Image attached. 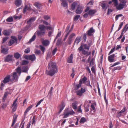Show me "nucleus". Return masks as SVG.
<instances>
[{"label": "nucleus", "mask_w": 128, "mask_h": 128, "mask_svg": "<svg viewBox=\"0 0 128 128\" xmlns=\"http://www.w3.org/2000/svg\"><path fill=\"white\" fill-rule=\"evenodd\" d=\"M82 8L80 6L79 4L78 6L77 9L76 10V13L78 14H80L82 12Z\"/></svg>", "instance_id": "obj_9"}, {"label": "nucleus", "mask_w": 128, "mask_h": 128, "mask_svg": "<svg viewBox=\"0 0 128 128\" xmlns=\"http://www.w3.org/2000/svg\"><path fill=\"white\" fill-rule=\"evenodd\" d=\"M70 25L68 24L67 26L66 29L65 30V32L67 33L68 31V30L70 29Z\"/></svg>", "instance_id": "obj_52"}, {"label": "nucleus", "mask_w": 128, "mask_h": 128, "mask_svg": "<svg viewBox=\"0 0 128 128\" xmlns=\"http://www.w3.org/2000/svg\"><path fill=\"white\" fill-rule=\"evenodd\" d=\"M68 112L69 115H73L75 114V112L72 110Z\"/></svg>", "instance_id": "obj_58"}, {"label": "nucleus", "mask_w": 128, "mask_h": 128, "mask_svg": "<svg viewBox=\"0 0 128 128\" xmlns=\"http://www.w3.org/2000/svg\"><path fill=\"white\" fill-rule=\"evenodd\" d=\"M82 38L84 42H86V34H84L82 35Z\"/></svg>", "instance_id": "obj_42"}, {"label": "nucleus", "mask_w": 128, "mask_h": 128, "mask_svg": "<svg viewBox=\"0 0 128 128\" xmlns=\"http://www.w3.org/2000/svg\"><path fill=\"white\" fill-rule=\"evenodd\" d=\"M101 6L103 9H106V4L105 3H102L101 4Z\"/></svg>", "instance_id": "obj_61"}, {"label": "nucleus", "mask_w": 128, "mask_h": 128, "mask_svg": "<svg viewBox=\"0 0 128 128\" xmlns=\"http://www.w3.org/2000/svg\"><path fill=\"white\" fill-rule=\"evenodd\" d=\"M87 80V78L85 76H84L82 80V82L83 81V83H85Z\"/></svg>", "instance_id": "obj_57"}, {"label": "nucleus", "mask_w": 128, "mask_h": 128, "mask_svg": "<svg viewBox=\"0 0 128 128\" xmlns=\"http://www.w3.org/2000/svg\"><path fill=\"white\" fill-rule=\"evenodd\" d=\"M30 48H29L28 47L27 49H26L25 50L24 52L28 54L30 52Z\"/></svg>", "instance_id": "obj_44"}, {"label": "nucleus", "mask_w": 128, "mask_h": 128, "mask_svg": "<svg viewBox=\"0 0 128 128\" xmlns=\"http://www.w3.org/2000/svg\"><path fill=\"white\" fill-rule=\"evenodd\" d=\"M64 116L63 117L64 118H67L68 117L69 115L68 112L65 113V112H64Z\"/></svg>", "instance_id": "obj_56"}, {"label": "nucleus", "mask_w": 128, "mask_h": 128, "mask_svg": "<svg viewBox=\"0 0 128 128\" xmlns=\"http://www.w3.org/2000/svg\"><path fill=\"white\" fill-rule=\"evenodd\" d=\"M61 40L58 39V40L57 42H56V45L57 46H59L61 44Z\"/></svg>", "instance_id": "obj_48"}, {"label": "nucleus", "mask_w": 128, "mask_h": 128, "mask_svg": "<svg viewBox=\"0 0 128 128\" xmlns=\"http://www.w3.org/2000/svg\"><path fill=\"white\" fill-rule=\"evenodd\" d=\"M38 28L40 30H37L35 34H36L38 36H43L45 34L46 26L43 24H40Z\"/></svg>", "instance_id": "obj_2"}, {"label": "nucleus", "mask_w": 128, "mask_h": 128, "mask_svg": "<svg viewBox=\"0 0 128 128\" xmlns=\"http://www.w3.org/2000/svg\"><path fill=\"white\" fill-rule=\"evenodd\" d=\"M115 49V47H114L113 48L111 49L110 51L109 52L108 55H109L111 54L113 52H114V50Z\"/></svg>", "instance_id": "obj_60"}, {"label": "nucleus", "mask_w": 128, "mask_h": 128, "mask_svg": "<svg viewBox=\"0 0 128 128\" xmlns=\"http://www.w3.org/2000/svg\"><path fill=\"white\" fill-rule=\"evenodd\" d=\"M14 3L16 6H19L21 5L22 1L21 0H16Z\"/></svg>", "instance_id": "obj_19"}, {"label": "nucleus", "mask_w": 128, "mask_h": 128, "mask_svg": "<svg viewBox=\"0 0 128 128\" xmlns=\"http://www.w3.org/2000/svg\"><path fill=\"white\" fill-rule=\"evenodd\" d=\"M36 38V36L35 34H34L32 36V38L28 42V43H30L32 41L34 40Z\"/></svg>", "instance_id": "obj_29"}, {"label": "nucleus", "mask_w": 128, "mask_h": 128, "mask_svg": "<svg viewBox=\"0 0 128 128\" xmlns=\"http://www.w3.org/2000/svg\"><path fill=\"white\" fill-rule=\"evenodd\" d=\"M11 76L10 75H8L5 77L3 80L1 82L3 83L4 84L9 82L10 81L11 82L10 78Z\"/></svg>", "instance_id": "obj_7"}, {"label": "nucleus", "mask_w": 128, "mask_h": 128, "mask_svg": "<svg viewBox=\"0 0 128 128\" xmlns=\"http://www.w3.org/2000/svg\"><path fill=\"white\" fill-rule=\"evenodd\" d=\"M12 60V58L11 56L10 55H8L6 57L5 60V61L6 62H8Z\"/></svg>", "instance_id": "obj_24"}, {"label": "nucleus", "mask_w": 128, "mask_h": 128, "mask_svg": "<svg viewBox=\"0 0 128 128\" xmlns=\"http://www.w3.org/2000/svg\"><path fill=\"white\" fill-rule=\"evenodd\" d=\"M7 104L6 103H3L1 104V106L3 109H4L7 106Z\"/></svg>", "instance_id": "obj_32"}, {"label": "nucleus", "mask_w": 128, "mask_h": 128, "mask_svg": "<svg viewBox=\"0 0 128 128\" xmlns=\"http://www.w3.org/2000/svg\"><path fill=\"white\" fill-rule=\"evenodd\" d=\"M43 99H42L41 100H40L39 101L38 103L37 104H36V107H37V106L39 105L41 103V102H42L43 101Z\"/></svg>", "instance_id": "obj_62"}, {"label": "nucleus", "mask_w": 128, "mask_h": 128, "mask_svg": "<svg viewBox=\"0 0 128 128\" xmlns=\"http://www.w3.org/2000/svg\"><path fill=\"white\" fill-rule=\"evenodd\" d=\"M73 58V54H72L68 58L67 60V62L69 63H72V59Z\"/></svg>", "instance_id": "obj_15"}, {"label": "nucleus", "mask_w": 128, "mask_h": 128, "mask_svg": "<svg viewBox=\"0 0 128 128\" xmlns=\"http://www.w3.org/2000/svg\"><path fill=\"white\" fill-rule=\"evenodd\" d=\"M11 76L12 77L11 79V82L12 83L16 82L18 80V76L16 72H13Z\"/></svg>", "instance_id": "obj_3"}, {"label": "nucleus", "mask_w": 128, "mask_h": 128, "mask_svg": "<svg viewBox=\"0 0 128 128\" xmlns=\"http://www.w3.org/2000/svg\"><path fill=\"white\" fill-rule=\"evenodd\" d=\"M96 11L95 10H90L88 12V14L89 15L92 16L96 12Z\"/></svg>", "instance_id": "obj_18"}, {"label": "nucleus", "mask_w": 128, "mask_h": 128, "mask_svg": "<svg viewBox=\"0 0 128 128\" xmlns=\"http://www.w3.org/2000/svg\"><path fill=\"white\" fill-rule=\"evenodd\" d=\"M90 46L86 44H81L80 46L78 48V50L80 52H81L82 49L84 48V49L89 50L90 49Z\"/></svg>", "instance_id": "obj_5"}, {"label": "nucleus", "mask_w": 128, "mask_h": 128, "mask_svg": "<svg viewBox=\"0 0 128 128\" xmlns=\"http://www.w3.org/2000/svg\"><path fill=\"white\" fill-rule=\"evenodd\" d=\"M112 2L114 3L115 6L118 5V0H112Z\"/></svg>", "instance_id": "obj_37"}, {"label": "nucleus", "mask_w": 128, "mask_h": 128, "mask_svg": "<svg viewBox=\"0 0 128 128\" xmlns=\"http://www.w3.org/2000/svg\"><path fill=\"white\" fill-rule=\"evenodd\" d=\"M126 6L124 4H123L120 3L118 5H117L116 6V8L118 10H121Z\"/></svg>", "instance_id": "obj_10"}, {"label": "nucleus", "mask_w": 128, "mask_h": 128, "mask_svg": "<svg viewBox=\"0 0 128 128\" xmlns=\"http://www.w3.org/2000/svg\"><path fill=\"white\" fill-rule=\"evenodd\" d=\"M16 73H17L20 76L22 70L21 69V67L20 66L18 67V68L16 69Z\"/></svg>", "instance_id": "obj_27"}, {"label": "nucleus", "mask_w": 128, "mask_h": 128, "mask_svg": "<svg viewBox=\"0 0 128 128\" xmlns=\"http://www.w3.org/2000/svg\"><path fill=\"white\" fill-rule=\"evenodd\" d=\"M57 50V48L56 47L53 50L52 52V54L54 55L55 54Z\"/></svg>", "instance_id": "obj_53"}, {"label": "nucleus", "mask_w": 128, "mask_h": 128, "mask_svg": "<svg viewBox=\"0 0 128 128\" xmlns=\"http://www.w3.org/2000/svg\"><path fill=\"white\" fill-rule=\"evenodd\" d=\"M34 5L36 7L38 8L39 9L42 6L41 4L38 2H35L34 4Z\"/></svg>", "instance_id": "obj_28"}, {"label": "nucleus", "mask_w": 128, "mask_h": 128, "mask_svg": "<svg viewBox=\"0 0 128 128\" xmlns=\"http://www.w3.org/2000/svg\"><path fill=\"white\" fill-rule=\"evenodd\" d=\"M120 3L126 5V3L127 2V0H119Z\"/></svg>", "instance_id": "obj_36"}, {"label": "nucleus", "mask_w": 128, "mask_h": 128, "mask_svg": "<svg viewBox=\"0 0 128 128\" xmlns=\"http://www.w3.org/2000/svg\"><path fill=\"white\" fill-rule=\"evenodd\" d=\"M77 103L78 102H77L75 101L73 102L72 104V107L75 110H76L77 108Z\"/></svg>", "instance_id": "obj_20"}, {"label": "nucleus", "mask_w": 128, "mask_h": 128, "mask_svg": "<svg viewBox=\"0 0 128 128\" xmlns=\"http://www.w3.org/2000/svg\"><path fill=\"white\" fill-rule=\"evenodd\" d=\"M31 10V7L29 4L25 5L23 10V12L25 13L27 10L30 11Z\"/></svg>", "instance_id": "obj_11"}, {"label": "nucleus", "mask_w": 128, "mask_h": 128, "mask_svg": "<svg viewBox=\"0 0 128 128\" xmlns=\"http://www.w3.org/2000/svg\"><path fill=\"white\" fill-rule=\"evenodd\" d=\"M77 5V2H74L71 5V8L72 10H74L76 6Z\"/></svg>", "instance_id": "obj_25"}, {"label": "nucleus", "mask_w": 128, "mask_h": 128, "mask_svg": "<svg viewBox=\"0 0 128 128\" xmlns=\"http://www.w3.org/2000/svg\"><path fill=\"white\" fill-rule=\"evenodd\" d=\"M80 15H77L74 16V21H76L80 17Z\"/></svg>", "instance_id": "obj_38"}, {"label": "nucleus", "mask_w": 128, "mask_h": 128, "mask_svg": "<svg viewBox=\"0 0 128 128\" xmlns=\"http://www.w3.org/2000/svg\"><path fill=\"white\" fill-rule=\"evenodd\" d=\"M40 49L43 52H44L45 50V48L44 46L41 45L40 46Z\"/></svg>", "instance_id": "obj_50"}, {"label": "nucleus", "mask_w": 128, "mask_h": 128, "mask_svg": "<svg viewBox=\"0 0 128 128\" xmlns=\"http://www.w3.org/2000/svg\"><path fill=\"white\" fill-rule=\"evenodd\" d=\"M85 50V49H84V48H83V49H82V50H81L82 53L84 55H87V54H88V51L87 50Z\"/></svg>", "instance_id": "obj_34"}, {"label": "nucleus", "mask_w": 128, "mask_h": 128, "mask_svg": "<svg viewBox=\"0 0 128 128\" xmlns=\"http://www.w3.org/2000/svg\"><path fill=\"white\" fill-rule=\"evenodd\" d=\"M121 68L120 66H117L114 67V70H120Z\"/></svg>", "instance_id": "obj_64"}, {"label": "nucleus", "mask_w": 128, "mask_h": 128, "mask_svg": "<svg viewBox=\"0 0 128 128\" xmlns=\"http://www.w3.org/2000/svg\"><path fill=\"white\" fill-rule=\"evenodd\" d=\"M48 67L46 70V73L49 76H52L58 72L57 66L55 63L50 62L48 64Z\"/></svg>", "instance_id": "obj_1"}, {"label": "nucleus", "mask_w": 128, "mask_h": 128, "mask_svg": "<svg viewBox=\"0 0 128 128\" xmlns=\"http://www.w3.org/2000/svg\"><path fill=\"white\" fill-rule=\"evenodd\" d=\"M86 121V119L82 117L81 118L80 120V123H84Z\"/></svg>", "instance_id": "obj_43"}, {"label": "nucleus", "mask_w": 128, "mask_h": 128, "mask_svg": "<svg viewBox=\"0 0 128 128\" xmlns=\"http://www.w3.org/2000/svg\"><path fill=\"white\" fill-rule=\"evenodd\" d=\"M17 100V99L16 98V99H15L14 102H13V104H12V106H17V103H16V102Z\"/></svg>", "instance_id": "obj_47"}, {"label": "nucleus", "mask_w": 128, "mask_h": 128, "mask_svg": "<svg viewBox=\"0 0 128 128\" xmlns=\"http://www.w3.org/2000/svg\"><path fill=\"white\" fill-rule=\"evenodd\" d=\"M115 56V54H113L109 56L108 57V60L110 62H112L114 61V58Z\"/></svg>", "instance_id": "obj_14"}, {"label": "nucleus", "mask_w": 128, "mask_h": 128, "mask_svg": "<svg viewBox=\"0 0 128 128\" xmlns=\"http://www.w3.org/2000/svg\"><path fill=\"white\" fill-rule=\"evenodd\" d=\"M82 84V81L81 80H80L79 81V84H78L76 85L75 86V89L76 90L78 89L81 86Z\"/></svg>", "instance_id": "obj_22"}, {"label": "nucleus", "mask_w": 128, "mask_h": 128, "mask_svg": "<svg viewBox=\"0 0 128 128\" xmlns=\"http://www.w3.org/2000/svg\"><path fill=\"white\" fill-rule=\"evenodd\" d=\"M8 38L7 36L4 37L3 39L2 43H3L5 42Z\"/></svg>", "instance_id": "obj_55"}, {"label": "nucleus", "mask_w": 128, "mask_h": 128, "mask_svg": "<svg viewBox=\"0 0 128 128\" xmlns=\"http://www.w3.org/2000/svg\"><path fill=\"white\" fill-rule=\"evenodd\" d=\"M33 105H31L28 107L26 109L24 113V116L25 117L27 113L33 107Z\"/></svg>", "instance_id": "obj_17"}, {"label": "nucleus", "mask_w": 128, "mask_h": 128, "mask_svg": "<svg viewBox=\"0 0 128 128\" xmlns=\"http://www.w3.org/2000/svg\"><path fill=\"white\" fill-rule=\"evenodd\" d=\"M8 94L9 92H5L3 96V98L2 100L3 102H4L5 101Z\"/></svg>", "instance_id": "obj_23"}, {"label": "nucleus", "mask_w": 128, "mask_h": 128, "mask_svg": "<svg viewBox=\"0 0 128 128\" xmlns=\"http://www.w3.org/2000/svg\"><path fill=\"white\" fill-rule=\"evenodd\" d=\"M122 16H123L122 14H119L116 15L115 17V19H116V20H117L118 19V18L119 17H120H120Z\"/></svg>", "instance_id": "obj_54"}, {"label": "nucleus", "mask_w": 128, "mask_h": 128, "mask_svg": "<svg viewBox=\"0 0 128 128\" xmlns=\"http://www.w3.org/2000/svg\"><path fill=\"white\" fill-rule=\"evenodd\" d=\"M20 56V55L18 52L15 53L14 54V57L17 59L19 58Z\"/></svg>", "instance_id": "obj_31"}, {"label": "nucleus", "mask_w": 128, "mask_h": 128, "mask_svg": "<svg viewBox=\"0 0 128 128\" xmlns=\"http://www.w3.org/2000/svg\"><path fill=\"white\" fill-rule=\"evenodd\" d=\"M94 59L92 58L90 62L89 66L90 67L91 66L93 65L94 64Z\"/></svg>", "instance_id": "obj_59"}, {"label": "nucleus", "mask_w": 128, "mask_h": 128, "mask_svg": "<svg viewBox=\"0 0 128 128\" xmlns=\"http://www.w3.org/2000/svg\"><path fill=\"white\" fill-rule=\"evenodd\" d=\"M75 36V34L74 33H72L69 36L68 39V43L69 45L71 44L72 40L73 37Z\"/></svg>", "instance_id": "obj_8"}, {"label": "nucleus", "mask_w": 128, "mask_h": 128, "mask_svg": "<svg viewBox=\"0 0 128 128\" xmlns=\"http://www.w3.org/2000/svg\"><path fill=\"white\" fill-rule=\"evenodd\" d=\"M15 42V41L12 40H10L8 42V44L10 46H11Z\"/></svg>", "instance_id": "obj_40"}, {"label": "nucleus", "mask_w": 128, "mask_h": 128, "mask_svg": "<svg viewBox=\"0 0 128 128\" xmlns=\"http://www.w3.org/2000/svg\"><path fill=\"white\" fill-rule=\"evenodd\" d=\"M6 21L8 22H12L13 21V18L12 16H10L6 19Z\"/></svg>", "instance_id": "obj_33"}, {"label": "nucleus", "mask_w": 128, "mask_h": 128, "mask_svg": "<svg viewBox=\"0 0 128 128\" xmlns=\"http://www.w3.org/2000/svg\"><path fill=\"white\" fill-rule=\"evenodd\" d=\"M42 43L43 45L47 46L49 44V42L48 40H44L42 42Z\"/></svg>", "instance_id": "obj_35"}, {"label": "nucleus", "mask_w": 128, "mask_h": 128, "mask_svg": "<svg viewBox=\"0 0 128 128\" xmlns=\"http://www.w3.org/2000/svg\"><path fill=\"white\" fill-rule=\"evenodd\" d=\"M28 66H23L22 68V71L23 72H26L28 70Z\"/></svg>", "instance_id": "obj_30"}, {"label": "nucleus", "mask_w": 128, "mask_h": 128, "mask_svg": "<svg viewBox=\"0 0 128 128\" xmlns=\"http://www.w3.org/2000/svg\"><path fill=\"white\" fill-rule=\"evenodd\" d=\"M1 51L2 53L4 54H6L8 53V50L7 48H3Z\"/></svg>", "instance_id": "obj_26"}, {"label": "nucleus", "mask_w": 128, "mask_h": 128, "mask_svg": "<svg viewBox=\"0 0 128 128\" xmlns=\"http://www.w3.org/2000/svg\"><path fill=\"white\" fill-rule=\"evenodd\" d=\"M86 85L92 88V86L90 84V82L89 80L86 81L85 83Z\"/></svg>", "instance_id": "obj_46"}, {"label": "nucleus", "mask_w": 128, "mask_h": 128, "mask_svg": "<svg viewBox=\"0 0 128 128\" xmlns=\"http://www.w3.org/2000/svg\"><path fill=\"white\" fill-rule=\"evenodd\" d=\"M28 62L26 60H23L22 61L21 64L22 65H23L25 64H28Z\"/></svg>", "instance_id": "obj_39"}, {"label": "nucleus", "mask_w": 128, "mask_h": 128, "mask_svg": "<svg viewBox=\"0 0 128 128\" xmlns=\"http://www.w3.org/2000/svg\"><path fill=\"white\" fill-rule=\"evenodd\" d=\"M89 104H88L85 107V110L86 112H88L89 111Z\"/></svg>", "instance_id": "obj_51"}, {"label": "nucleus", "mask_w": 128, "mask_h": 128, "mask_svg": "<svg viewBox=\"0 0 128 128\" xmlns=\"http://www.w3.org/2000/svg\"><path fill=\"white\" fill-rule=\"evenodd\" d=\"M86 91V90L85 88H82L80 90L76 91V93L78 96H81Z\"/></svg>", "instance_id": "obj_6"}, {"label": "nucleus", "mask_w": 128, "mask_h": 128, "mask_svg": "<svg viewBox=\"0 0 128 128\" xmlns=\"http://www.w3.org/2000/svg\"><path fill=\"white\" fill-rule=\"evenodd\" d=\"M44 18L46 20H48L50 18V17L48 16H44Z\"/></svg>", "instance_id": "obj_63"}, {"label": "nucleus", "mask_w": 128, "mask_h": 128, "mask_svg": "<svg viewBox=\"0 0 128 128\" xmlns=\"http://www.w3.org/2000/svg\"><path fill=\"white\" fill-rule=\"evenodd\" d=\"M36 17H32L30 18V19L27 21V24L28 25L26 26L27 29H28L31 26L32 22H34L36 20Z\"/></svg>", "instance_id": "obj_4"}, {"label": "nucleus", "mask_w": 128, "mask_h": 128, "mask_svg": "<svg viewBox=\"0 0 128 128\" xmlns=\"http://www.w3.org/2000/svg\"><path fill=\"white\" fill-rule=\"evenodd\" d=\"M91 108L92 109H91L90 112H92V110H94L93 111V112H94V111L95 110V108L94 107V105L93 104H92L91 105Z\"/></svg>", "instance_id": "obj_45"}, {"label": "nucleus", "mask_w": 128, "mask_h": 128, "mask_svg": "<svg viewBox=\"0 0 128 128\" xmlns=\"http://www.w3.org/2000/svg\"><path fill=\"white\" fill-rule=\"evenodd\" d=\"M11 32L10 30H3L2 33L4 36H8L10 34Z\"/></svg>", "instance_id": "obj_12"}, {"label": "nucleus", "mask_w": 128, "mask_h": 128, "mask_svg": "<svg viewBox=\"0 0 128 128\" xmlns=\"http://www.w3.org/2000/svg\"><path fill=\"white\" fill-rule=\"evenodd\" d=\"M61 5L63 7H65L67 6L68 4L66 2L63 1L61 3Z\"/></svg>", "instance_id": "obj_41"}, {"label": "nucleus", "mask_w": 128, "mask_h": 128, "mask_svg": "<svg viewBox=\"0 0 128 128\" xmlns=\"http://www.w3.org/2000/svg\"><path fill=\"white\" fill-rule=\"evenodd\" d=\"M29 58V60L32 61H34L36 59V56L34 54L30 55Z\"/></svg>", "instance_id": "obj_21"}, {"label": "nucleus", "mask_w": 128, "mask_h": 128, "mask_svg": "<svg viewBox=\"0 0 128 128\" xmlns=\"http://www.w3.org/2000/svg\"><path fill=\"white\" fill-rule=\"evenodd\" d=\"M81 39L82 37L81 36L77 37L75 40L74 43L76 44V45H77L80 42Z\"/></svg>", "instance_id": "obj_16"}, {"label": "nucleus", "mask_w": 128, "mask_h": 128, "mask_svg": "<svg viewBox=\"0 0 128 128\" xmlns=\"http://www.w3.org/2000/svg\"><path fill=\"white\" fill-rule=\"evenodd\" d=\"M81 105L79 106L78 108V109L77 110V112H80L81 113H82V111L81 109Z\"/></svg>", "instance_id": "obj_49"}, {"label": "nucleus", "mask_w": 128, "mask_h": 128, "mask_svg": "<svg viewBox=\"0 0 128 128\" xmlns=\"http://www.w3.org/2000/svg\"><path fill=\"white\" fill-rule=\"evenodd\" d=\"M95 30L92 28H90L89 30L87 31V34L89 36H91L92 35V34L94 32Z\"/></svg>", "instance_id": "obj_13"}]
</instances>
